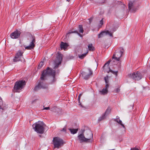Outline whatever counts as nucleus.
Wrapping results in <instances>:
<instances>
[{
  "label": "nucleus",
  "mask_w": 150,
  "mask_h": 150,
  "mask_svg": "<svg viewBox=\"0 0 150 150\" xmlns=\"http://www.w3.org/2000/svg\"><path fill=\"white\" fill-rule=\"evenodd\" d=\"M124 52V50L122 48H119L116 49L115 50V52L112 57V59L111 60H109L106 63L103 67L104 69L106 67L108 68L109 64L112 61L115 62V61L118 62L120 61V58L122 56V55Z\"/></svg>",
  "instance_id": "f257e3e1"
},
{
  "label": "nucleus",
  "mask_w": 150,
  "mask_h": 150,
  "mask_svg": "<svg viewBox=\"0 0 150 150\" xmlns=\"http://www.w3.org/2000/svg\"><path fill=\"white\" fill-rule=\"evenodd\" d=\"M55 72L54 70L48 67L46 70L43 71L42 76L40 77L41 80H45L47 79V76H52V80L50 82L51 83H53L56 81L55 78Z\"/></svg>",
  "instance_id": "f03ea898"
},
{
  "label": "nucleus",
  "mask_w": 150,
  "mask_h": 150,
  "mask_svg": "<svg viewBox=\"0 0 150 150\" xmlns=\"http://www.w3.org/2000/svg\"><path fill=\"white\" fill-rule=\"evenodd\" d=\"M32 126L35 131L37 133L41 134L44 133L45 125L43 122L39 121L33 124Z\"/></svg>",
  "instance_id": "7ed1b4c3"
},
{
  "label": "nucleus",
  "mask_w": 150,
  "mask_h": 150,
  "mask_svg": "<svg viewBox=\"0 0 150 150\" xmlns=\"http://www.w3.org/2000/svg\"><path fill=\"white\" fill-rule=\"evenodd\" d=\"M26 82L24 80H21L16 81L14 87V91L15 92H19L25 85Z\"/></svg>",
  "instance_id": "20e7f679"
},
{
  "label": "nucleus",
  "mask_w": 150,
  "mask_h": 150,
  "mask_svg": "<svg viewBox=\"0 0 150 150\" xmlns=\"http://www.w3.org/2000/svg\"><path fill=\"white\" fill-rule=\"evenodd\" d=\"M53 144L54 148L59 149L63 145V141L59 137H55L53 139Z\"/></svg>",
  "instance_id": "39448f33"
},
{
  "label": "nucleus",
  "mask_w": 150,
  "mask_h": 150,
  "mask_svg": "<svg viewBox=\"0 0 150 150\" xmlns=\"http://www.w3.org/2000/svg\"><path fill=\"white\" fill-rule=\"evenodd\" d=\"M128 76L130 78L135 80H139L142 77V75L141 73L139 71L134 72L132 74H129Z\"/></svg>",
  "instance_id": "423d86ee"
},
{
  "label": "nucleus",
  "mask_w": 150,
  "mask_h": 150,
  "mask_svg": "<svg viewBox=\"0 0 150 150\" xmlns=\"http://www.w3.org/2000/svg\"><path fill=\"white\" fill-rule=\"evenodd\" d=\"M81 74L84 79L87 80L92 75L93 72L90 69H88L85 71H81Z\"/></svg>",
  "instance_id": "0eeeda50"
},
{
  "label": "nucleus",
  "mask_w": 150,
  "mask_h": 150,
  "mask_svg": "<svg viewBox=\"0 0 150 150\" xmlns=\"http://www.w3.org/2000/svg\"><path fill=\"white\" fill-rule=\"evenodd\" d=\"M23 52L21 50H19L16 54L14 58L13 59V62H16L18 61H22V58L23 59Z\"/></svg>",
  "instance_id": "6e6552de"
},
{
  "label": "nucleus",
  "mask_w": 150,
  "mask_h": 150,
  "mask_svg": "<svg viewBox=\"0 0 150 150\" xmlns=\"http://www.w3.org/2000/svg\"><path fill=\"white\" fill-rule=\"evenodd\" d=\"M85 137L87 143L91 142L93 141V134L90 130H87L86 131Z\"/></svg>",
  "instance_id": "1a4fd4ad"
},
{
  "label": "nucleus",
  "mask_w": 150,
  "mask_h": 150,
  "mask_svg": "<svg viewBox=\"0 0 150 150\" xmlns=\"http://www.w3.org/2000/svg\"><path fill=\"white\" fill-rule=\"evenodd\" d=\"M62 54L58 53L54 61L55 66L54 68V69H56L57 68L59 65L61 64L62 59Z\"/></svg>",
  "instance_id": "9d476101"
},
{
  "label": "nucleus",
  "mask_w": 150,
  "mask_h": 150,
  "mask_svg": "<svg viewBox=\"0 0 150 150\" xmlns=\"http://www.w3.org/2000/svg\"><path fill=\"white\" fill-rule=\"evenodd\" d=\"M113 32H110L108 30L103 31L98 35V38L103 37L105 35H109L110 37H113Z\"/></svg>",
  "instance_id": "9b49d317"
},
{
  "label": "nucleus",
  "mask_w": 150,
  "mask_h": 150,
  "mask_svg": "<svg viewBox=\"0 0 150 150\" xmlns=\"http://www.w3.org/2000/svg\"><path fill=\"white\" fill-rule=\"evenodd\" d=\"M32 40L30 42V45L29 46H25V48L27 50H31L32 49H33L34 48L35 46V44L34 43L35 41V37H32Z\"/></svg>",
  "instance_id": "f8f14e48"
},
{
  "label": "nucleus",
  "mask_w": 150,
  "mask_h": 150,
  "mask_svg": "<svg viewBox=\"0 0 150 150\" xmlns=\"http://www.w3.org/2000/svg\"><path fill=\"white\" fill-rule=\"evenodd\" d=\"M21 33V31L17 30L16 31L12 33L10 35L11 38L13 39L18 38Z\"/></svg>",
  "instance_id": "ddd939ff"
},
{
  "label": "nucleus",
  "mask_w": 150,
  "mask_h": 150,
  "mask_svg": "<svg viewBox=\"0 0 150 150\" xmlns=\"http://www.w3.org/2000/svg\"><path fill=\"white\" fill-rule=\"evenodd\" d=\"M47 88V85L44 83L43 82H40L38 86H36L34 88L35 91H37L41 88Z\"/></svg>",
  "instance_id": "4468645a"
},
{
  "label": "nucleus",
  "mask_w": 150,
  "mask_h": 150,
  "mask_svg": "<svg viewBox=\"0 0 150 150\" xmlns=\"http://www.w3.org/2000/svg\"><path fill=\"white\" fill-rule=\"evenodd\" d=\"M128 8L129 11L132 12H134L135 11V9L134 8V2L130 1L128 4Z\"/></svg>",
  "instance_id": "2eb2a0df"
},
{
  "label": "nucleus",
  "mask_w": 150,
  "mask_h": 150,
  "mask_svg": "<svg viewBox=\"0 0 150 150\" xmlns=\"http://www.w3.org/2000/svg\"><path fill=\"white\" fill-rule=\"evenodd\" d=\"M78 138L80 143L82 142H87L85 136L82 133L79 135L78 136Z\"/></svg>",
  "instance_id": "dca6fc26"
},
{
  "label": "nucleus",
  "mask_w": 150,
  "mask_h": 150,
  "mask_svg": "<svg viewBox=\"0 0 150 150\" xmlns=\"http://www.w3.org/2000/svg\"><path fill=\"white\" fill-rule=\"evenodd\" d=\"M68 46V45L66 43H64L62 42H61L60 47L62 50L63 49L64 50H66Z\"/></svg>",
  "instance_id": "f3484780"
},
{
  "label": "nucleus",
  "mask_w": 150,
  "mask_h": 150,
  "mask_svg": "<svg viewBox=\"0 0 150 150\" xmlns=\"http://www.w3.org/2000/svg\"><path fill=\"white\" fill-rule=\"evenodd\" d=\"M108 76H105L104 77V79L105 81L106 85L105 86V87L104 88H105L106 89H108V88L109 87V85L108 84Z\"/></svg>",
  "instance_id": "a211bd4d"
},
{
  "label": "nucleus",
  "mask_w": 150,
  "mask_h": 150,
  "mask_svg": "<svg viewBox=\"0 0 150 150\" xmlns=\"http://www.w3.org/2000/svg\"><path fill=\"white\" fill-rule=\"evenodd\" d=\"M114 121L118 123L124 128H125V126L122 123V121L120 119L119 117L118 116L116 117V118L114 119Z\"/></svg>",
  "instance_id": "6ab92c4d"
},
{
  "label": "nucleus",
  "mask_w": 150,
  "mask_h": 150,
  "mask_svg": "<svg viewBox=\"0 0 150 150\" xmlns=\"http://www.w3.org/2000/svg\"><path fill=\"white\" fill-rule=\"evenodd\" d=\"M108 92V89L103 88L102 90L99 91L100 94L101 95H105Z\"/></svg>",
  "instance_id": "aec40b11"
},
{
  "label": "nucleus",
  "mask_w": 150,
  "mask_h": 150,
  "mask_svg": "<svg viewBox=\"0 0 150 150\" xmlns=\"http://www.w3.org/2000/svg\"><path fill=\"white\" fill-rule=\"evenodd\" d=\"M69 130L70 131L71 134H74L76 133L78 130V129H69Z\"/></svg>",
  "instance_id": "412c9836"
},
{
  "label": "nucleus",
  "mask_w": 150,
  "mask_h": 150,
  "mask_svg": "<svg viewBox=\"0 0 150 150\" xmlns=\"http://www.w3.org/2000/svg\"><path fill=\"white\" fill-rule=\"evenodd\" d=\"M3 102L2 98L0 97V109L2 110L5 109L6 108V107L4 108L3 106Z\"/></svg>",
  "instance_id": "4be33fe9"
},
{
  "label": "nucleus",
  "mask_w": 150,
  "mask_h": 150,
  "mask_svg": "<svg viewBox=\"0 0 150 150\" xmlns=\"http://www.w3.org/2000/svg\"><path fill=\"white\" fill-rule=\"evenodd\" d=\"M88 48L89 50L93 51L94 50V47L93 46L92 44H90L88 45Z\"/></svg>",
  "instance_id": "5701e85b"
},
{
  "label": "nucleus",
  "mask_w": 150,
  "mask_h": 150,
  "mask_svg": "<svg viewBox=\"0 0 150 150\" xmlns=\"http://www.w3.org/2000/svg\"><path fill=\"white\" fill-rule=\"evenodd\" d=\"M88 53V52H87L86 53H84L82 54H79L78 56L80 59H82L86 56L87 54Z\"/></svg>",
  "instance_id": "b1692460"
},
{
  "label": "nucleus",
  "mask_w": 150,
  "mask_h": 150,
  "mask_svg": "<svg viewBox=\"0 0 150 150\" xmlns=\"http://www.w3.org/2000/svg\"><path fill=\"white\" fill-rule=\"evenodd\" d=\"M79 31L80 33H83V27L81 25H79Z\"/></svg>",
  "instance_id": "393cba45"
},
{
  "label": "nucleus",
  "mask_w": 150,
  "mask_h": 150,
  "mask_svg": "<svg viewBox=\"0 0 150 150\" xmlns=\"http://www.w3.org/2000/svg\"><path fill=\"white\" fill-rule=\"evenodd\" d=\"M110 111H111L110 108V107H108L105 112V115L108 114L110 112Z\"/></svg>",
  "instance_id": "a878e982"
},
{
  "label": "nucleus",
  "mask_w": 150,
  "mask_h": 150,
  "mask_svg": "<svg viewBox=\"0 0 150 150\" xmlns=\"http://www.w3.org/2000/svg\"><path fill=\"white\" fill-rule=\"evenodd\" d=\"M57 108V107L55 106L51 108V110L53 112H55L56 111V110Z\"/></svg>",
  "instance_id": "bb28decb"
},
{
  "label": "nucleus",
  "mask_w": 150,
  "mask_h": 150,
  "mask_svg": "<svg viewBox=\"0 0 150 150\" xmlns=\"http://www.w3.org/2000/svg\"><path fill=\"white\" fill-rule=\"evenodd\" d=\"M105 115H103L102 116L100 117L98 119V121H100L102 120H103L105 118Z\"/></svg>",
  "instance_id": "cd10ccee"
},
{
  "label": "nucleus",
  "mask_w": 150,
  "mask_h": 150,
  "mask_svg": "<svg viewBox=\"0 0 150 150\" xmlns=\"http://www.w3.org/2000/svg\"><path fill=\"white\" fill-rule=\"evenodd\" d=\"M44 64L43 62H41L39 64L38 67V69H40L43 66Z\"/></svg>",
  "instance_id": "c85d7f7f"
},
{
  "label": "nucleus",
  "mask_w": 150,
  "mask_h": 150,
  "mask_svg": "<svg viewBox=\"0 0 150 150\" xmlns=\"http://www.w3.org/2000/svg\"><path fill=\"white\" fill-rule=\"evenodd\" d=\"M77 32V31L74 30H70L68 32V33H67V34H71L74 33H76Z\"/></svg>",
  "instance_id": "c756f323"
},
{
  "label": "nucleus",
  "mask_w": 150,
  "mask_h": 150,
  "mask_svg": "<svg viewBox=\"0 0 150 150\" xmlns=\"http://www.w3.org/2000/svg\"><path fill=\"white\" fill-rule=\"evenodd\" d=\"M120 91V87H118L117 88H116L114 91V92L115 93H118Z\"/></svg>",
  "instance_id": "7c9ffc66"
},
{
  "label": "nucleus",
  "mask_w": 150,
  "mask_h": 150,
  "mask_svg": "<svg viewBox=\"0 0 150 150\" xmlns=\"http://www.w3.org/2000/svg\"><path fill=\"white\" fill-rule=\"evenodd\" d=\"M109 71L111 72L113 74H115L116 75H117V73L118 72L117 71H114L111 70L110 68H109Z\"/></svg>",
  "instance_id": "2f4dec72"
},
{
  "label": "nucleus",
  "mask_w": 150,
  "mask_h": 150,
  "mask_svg": "<svg viewBox=\"0 0 150 150\" xmlns=\"http://www.w3.org/2000/svg\"><path fill=\"white\" fill-rule=\"evenodd\" d=\"M82 94H80L78 97V101L79 102V105H80L81 106H82V105H81V103L80 102V98L81 97V96H82Z\"/></svg>",
  "instance_id": "473e14b6"
},
{
  "label": "nucleus",
  "mask_w": 150,
  "mask_h": 150,
  "mask_svg": "<svg viewBox=\"0 0 150 150\" xmlns=\"http://www.w3.org/2000/svg\"><path fill=\"white\" fill-rule=\"evenodd\" d=\"M50 107H47L44 108H43V110H50Z\"/></svg>",
  "instance_id": "72a5a7b5"
},
{
  "label": "nucleus",
  "mask_w": 150,
  "mask_h": 150,
  "mask_svg": "<svg viewBox=\"0 0 150 150\" xmlns=\"http://www.w3.org/2000/svg\"><path fill=\"white\" fill-rule=\"evenodd\" d=\"M100 24L101 25H102L103 24V19H102L100 21Z\"/></svg>",
  "instance_id": "f704fd0d"
},
{
  "label": "nucleus",
  "mask_w": 150,
  "mask_h": 150,
  "mask_svg": "<svg viewBox=\"0 0 150 150\" xmlns=\"http://www.w3.org/2000/svg\"><path fill=\"white\" fill-rule=\"evenodd\" d=\"M131 150H139L138 149L136 148H131Z\"/></svg>",
  "instance_id": "c9c22d12"
},
{
  "label": "nucleus",
  "mask_w": 150,
  "mask_h": 150,
  "mask_svg": "<svg viewBox=\"0 0 150 150\" xmlns=\"http://www.w3.org/2000/svg\"><path fill=\"white\" fill-rule=\"evenodd\" d=\"M77 33L80 37H82L83 36L82 35L79 33L78 31H77V32L76 33Z\"/></svg>",
  "instance_id": "e433bc0d"
},
{
  "label": "nucleus",
  "mask_w": 150,
  "mask_h": 150,
  "mask_svg": "<svg viewBox=\"0 0 150 150\" xmlns=\"http://www.w3.org/2000/svg\"><path fill=\"white\" fill-rule=\"evenodd\" d=\"M62 131H65L66 129L65 128H63L62 130Z\"/></svg>",
  "instance_id": "4c0bfd02"
},
{
  "label": "nucleus",
  "mask_w": 150,
  "mask_h": 150,
  "mask_svg": "<svg viewBox=\"0 0 150 150\" xmlns=\"http://www.w3.org/2000/svg\"><path fill=\"white\" fill-rule=\"evenodd\" d=\"M70 0H67V1L69 2Z\"/></svg>",
  "instance_id": "58836bf2"
},
{
  "label": "nucleus",
  "mask_w": 150,
  "mask_h": 150,
  "mask_svg": "<svg viewBox=\"0 0 150 150\" xmlns=\"http://www.w3.org/2000/svg\"><path fill=\"white\" fill-rule=\"evenodd\" d=\"M116 30V29L114 30L113 31V32L115 31Z\"/></svg>",
  "instance_id": "ea45409f"
},
{
  "label": "nucleus",
  "mask_w": 150,
  "mask_h": 150,
  "mask_svg": "<svg viewBox=\"0 0 150 150\" xmlns=\"http://www.w3.org/2000/svg\"><path fill=\"white\" fill-rule=\"evenodd\" d=\"M115 150L114 149H111V150Z\"/></svg>",
  "instance_id": "a19ab883"
}]
</instances>
